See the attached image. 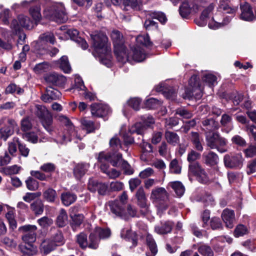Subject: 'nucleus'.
<instances>
[{"label":"nucleus","mask_w":256,"mask_h":256,"mask_svg":"<svg viewBox=\"0 0 256 256\" xmlns=\"http://www.w3.org/2000/svg\"><path fill=\"white\" fill-rule=\"evenodd\" d=\"M44 16L56 22L64 23L68 19L67 13L63 4L54 2L44 10Z\"/></svg>","instance_id":"1"},{"label":"nucleus","mask_w":256,"mask_h":256,"mask_svg":"<svg viewBox=\"0 0 256 256\" xmlns=\"http://www.w3.org/2000/svg\"><path fill=\"white\" fill-rule=\"evenodd\" d=\"M60 120L65 126L66 128L64 132L59 134L56 136V141L57 143L63 144L70 141L74 138H77L79 140L82 139L81 136L78 134V132L72 123L66 116H60Z\"/></svg>","instance_id":"2"},{"label":"nucleus","mask_w":256,"mask_h":256,"mask_svg":"<svg viewBox=\"0 0 256 256\" xmlns=\"http://www.w3.org/2000/svg\"><path fill=\"white\" fill-rule=\"evenodd\" d=\"M98 160L100 162H102L104 161H110V163L114 166H120L124 170V172L126 174H132L134 173V170L128 162L122 159V155L120 154H114L112 156L109 154H106L104 152L99 154Z\"/></svg>","instance_id":"3"},{"label":"nucleus","mask_w":256,"mask_h":256,"mask_svg":"<svg viewBox=\"0 0 256 256\" xmlns=\"http://www.w3.org/2000/svg\"><path fill=\"white\" fill-rule=\"evenodd\" d=\"M37 228L35 225H26L19 228V230L24 234L22 236V240L28 244V246L20 244V248L23 252L28 253V251L32 252L33 249L32 243L36 240V230Z\"/></svg>","instance_id":"4"},{"label":"nucleus","mask_w":256,"mask_h":256,"mask_svg":"<svg viewBox=\"0 0 256 256\" xmlns=\"http://www.w3.org/2000/svg\"><path fill=\"white\" fill-rule=\"evenodd\" d=\"M206 140L207 146L211 149H216L220 153L225 152L228 150L226 140L217 132L206 133Z\"/></svg>","instance_id":"5"},{"label":"nucleus","mask_w":256,"mask_h":256,"mask_svg":"<svg viewBox=\"0 0 256 256\" xmlns=\"http://www.w3.org/2000/svg\"><path fill=\"white\" fill-rule=\"evenodd\" d=\"M92 46L96 54H106L110 50L108 43V38L102 32H94L90 34Z\"/></svg>","instance_id":"6"},{"label":"nucleus","mask_w":256,"mask_h":256,"mask_svg":"<svg viewBox=\"0 0 256 256\" xmlns=\"http://www.w3.org/2000/svg\"><path fill=\"white\" fill-rule=\"evenodd\" d=\"M76 242L83 249L88 247L92 249H96L98 246V239L92 233L90 234L88 240L86 234L84 232L76 236Z\"/></svg>","instance_id":"7"},{"label":"nucleus","mask_w":256,"mask_h":256,"mask_svg":"<svg viewBox=\"0 0 256 256\" xmlns=\"http://www.w3.org/2000/svg\"><path fill=\"white\" fill-rule=\"evenodd\" d=\"M199 78L197 76L194 74L192 76L189 80L190 90H186V97L188 98H200L202 96V89L200 84Z\"/></svg>","instance_id":"8"},{"label":"nucleus","mask_w":256,"mask_h":256,"mask_svg":"<svg viewBox=\"0 0 256 256\" xmlns=\"http://www.w3.org/2000/svg\"><path fill=\"white\" fill-rule=\"evenodd\" d=\"M188 175L194 176L196 180L200 183L206 184L209 178L205 170L198 162L190 164Z\"/></svg>","instance_id":"9"},{"label":"nucleus","mask_w":256,"mask_h":256,"mask_svg":"<svg viewBox=\"0 0 256 256\" xmlns=\"http://www.w3.org/2000/svg\"><path fill=\"white\" fill-rule=\"evenodd\" d=\"M142 123L136 122L129 128L130 134L136 133L142 134L146 128L154 124V120L151 116H144L142 118Z\"/></svg>","instance_id":"10"},{"label":"nucleus","mask_w":256,"mask_h":256,"mask_svg":"<svg viewBox=\"0 0 256 256\" xmlns=\"http://www.w3.org/2000/svg\"><path fill=\"white\" fill-rule=\"evenodd\" d=\"M244 160L240 153L226 154L224 158L225 166L230 168H240L243 164Z\"/></svg>","instance_id":"11"},{"label":"nucleus","mask_w":256,"mask_h":256,"mask_svg":"<svg viewBox=\"0 0 256 256\" xmlns=\"http://www.w3.org/2000/svg\"><path fill=\"white\" fill-rule=\"evenodd\" d=\"M22 27L27 29L32 28L33 27V23L28 17L20 15L18 17V20H14L12 21L10 28L14 32L16 33Z\"/></svg>","instance_id":"12"},{"label":"nucleus","mask_w":256,"mask_h":256,"mask_svg":"<svg viewBox=\"0 0 256 256\" xmlns=\"http://www.w3.org/2000/svg\"><path fill=\"white\" fill-rule=\"evenodd\" d=\"M111 212L116 216L124 220H128V216L125 210V205L118 200L111 201L108 202Z\"/></svg>","instance_id":"13"},{"label":"nucleus","mask_w":256,"mask_h":256,"mask_svg":"<svg viewBox=\"0 0 256 256\" xmlns=\"http://www.w3.org/2000/svg\"><path fill=\"white\" fill-rule=\"evenodd\" d=\"M18 128V125L16 121L12 119L8 120V125L0 128V138L6 140L7 138L12 135L15 130Z\"/></svg>","instance_id":"14"},{"label":"nucleus","mask_w":256,"mask_h":256,"mask_svg":"<svg viewBox=\"0 0 256 256\" xmlns=\"http://www.w3.org/2000/svg\"><path fill=\"white\" fill-rule=\"evenodd\" d=\"M168 194L163 188H158L152 190L150 199L154 203L159 204L168 199Z\"/></svg>","instance_id":"15"},{"label":"nucleus","mask_w":256,"mask_h":256,"mask_svg":"<svg viewBox=\"0 0 256 256\" xmlns=\"http://www.w3.org/2000/svg\"><path fill=\"white\" fill-rule=\"evenodd\" d=\"M214 4L212 3L204 8L202 11L198 20H196V24L200 26H205L207 24L208 20L212 16L214 8Z\"/></svg>","instance_id":"16"},{"label":"nucleus","mask_w":256,"mask_h":256,"mask_svg":"<svg viewBox=\"0 0 256 256\" xmlns=\"http://www.w3.org/2000/svg\"><path fill=\"white\" fill-rule=\"evenodd\" d=\"M38 116L40 118L44 126L47 129L52 122V117L47 109L44 106L38 107L36 112Z\"/></svg>","instance_id":"17"},{"label":"nucleus","mask_w":256,"mask_h":256,"mask_svg":"<svg viewBox=\"0 0 256 256\" xmlns=\"http://www.w3.org/2000/svg\"><path fill=\"white\" fill-rule=\"evenodd\" d=\"M241 10L240 18L246 21H252L256 18V14L253 12L252 7L248 2L240 6Z\"/></svg>","instance_id":"18"},{"label":"nucleus","mask_w":256,"mask_h":256,"mask_svg":"<svg viewBox=\"0 0 256 256\" xmlns=\"http://www.w3.org/2000/svg\"><path fill=\"white\" fill-rule=\"evenodd\" d=\"M110 112L108 106L101 104H94L91 106V113L94 116L102 117Z\"/></svg>","instance_id":"19"},{"label":"nucleus","mask_w":256,"mask_h":256,"mask_svg":"<svg viewBox=\"0 0 256 256\" xmlns=\"http://www.w3.org/2000/svg\"><path fill=\"white\" fill-rule=\"evenodd\" d=\"M46 82L52 86H62L66 82L64 76L56 73L50 74L45 76Z\"/></svg>","instance_id":"20"},{"label":"nucleus","mask_w":256,"mask_h":256,"mask_svg":"<svg viewBox=\"0 0 256 256\" xmlns=\"http://www.w3.org/2000/svg\"><path fill=\"white\" fill-rule=\"evenodd\" d=\"M66 34L70 39L76 41L83 50H86L88 48V44L86 42L80 37L78 36L79 32L77 30L70 29L67 30Z\"/></svg>","instance_id":"21"},{"label":"nucleus","mask_w":256,"mask_h":256,"mask_svg":"<svg viewBox=\"0 0 256 256\" xmlns=\"http://www.w3.org/2000/svg\"><path fill=\"white\" fill-rule=\"evenodd\" d=\"M98 162L100 163V168L101 170L105 174H106L110 178H118L120 174V171L116 170L114 168H112L110 170H108V163L110 162V161H104L102 162H100L98 160Z\"/></svg>","instance_id":"22"},{"label":"nucleus","mask_w":256,"mask_h":256,"mask_svg":"<svg viewBox=\"0 0 256 256\" xmlns=\"http://www.w3.org/2000/svg\"><path fill=\"white\" fill-rule=\"evenodd\" d=\"M114 52L118 62L125 63L128 61L130 60V57L128 54L127 50L124 46L116 48L114 49Z\"/></svg>","instance_id":"23"},{"label":"nucleus","mask_w":256,"mask_h":256,"mask_svg":"<svg viewBox=\"0 0 256 256\" xmlns=\"http://www.w3.org/2000/svg\"><path fill=\"white\" fill-rule=\"evenodd\" d=\"M222 217L226 227L228 228L233 227V222L234 220V214L233 210L228 209L224 210Z\"/></svg>","instance_id":"24"},{"label":"nucleus","mask_w":256,"mask_h":256,"mask_svg":"<svg viewBox=\"0 0 256 256\" xmlns=\"http://www.w3.org/2000/svg\"><path fill=\"white\" fill-rule=\"evenodd\" d=\"M204 129L206 133H212L211 132L218 129L219 124L214 118H210L204 120L202 122Z\"/></svg>","instance_id":"25"},{"label":"nucleus","mask_w":256,"mask_h":256,"mask_svg":"<svg viewBox=\"0 0 256 256\" xmlns=\"http://www.w3.org/2000/svg\"><path fill=\"white\" fill-rule=\"evenodd\" d=\"M110 37L113 42L114 49L124 46L123 36L120 32L113 30L111 32Z\"/></svg>","instance_id":"26"},{"label":"nucleus","mask_w":256,"mask_h":256,"mask_svg":"<svg viewBox=\"0 0 256 256\" xmlns=\"http://www.w3.org/2000/svg\"><path fill=\"white\" fill-rule=\"evenodd\" d=\"M174 224L170 221L161 223L160 224L155 226V232L160 234H164L170 232L172 231Z\"/></svg>","instance_id":"27"},{"label":"nucleus","mask_w":256,"mask_h":256,"mask_svg":"<svg viewBox=\"0 0 256 256\" xmlns=\"http://www.w3.org/2000/svg\"><path fill=\"white\" fill-rule=\"evenodd\" d=\"M157 92H162L164 96L168 99L174 100L176 96V92L174 90H168L165 84L160 83L156 88Z\"/></svg>","instance_id":"28"},{"label":"nucleus","mask_w":256,"mask_h":256,"mask_svg":"<svg viewBox=\"0 0 256 256\" xmlns=\"http://www.w3.org/2000/svg\"><path fill=\"white\" fill-rule=\"evenodd\" d=\"M146 242L149 248V251L146 252V256H154L158 252V249L156 243L150 234L146 236Z\"/></svg>","instance_id":"29"},{"label":"nucleus","mask_w":256,"mask_h":256,"mask_svg":"<svg viewBox=\"0 0 256 256\" xmlns=\"http://www.w3.org/2000/svg\"><path fill=\"white\" fill-rule=\"evenodd\" d=\"M82 128L86 131V134L93 132L99 128V125L96 124L92 121L86 118H84L80 120Z\"/></svg>","instance_id":"30"},{"label":"nucleus","mask_w":256,"mask_h":256,"mask_svg":"<svg viewBox=\"0 0 256 256\" xmlns=\"http://www.w3.org/2000/svg\"><path fill=\"white\" fill-rule=\"evenodd\" d=\"M146 58V55L143 48L140 46H136L132 50V58L137 62H140L144 60Z\"/></svg>","instance_id":"31"},{"label":"nucleus","mask_w":256,"mask_h":256,"mask_svg":"<svg viewBox=\"0 0 256 256\" xmlns=\"http://www.w3.org/2000/svg\"><path fill=\"white\" fill-rule=\"evenodd\" d=\"M202 156L205 163L208 165L214 166L218 162L219 158L218 155L212 152H210L208 154L204 153Z\"/></svg>","instance_id":"32"},{"label":"nucleus","mask_w":256,"mask_h":256,"mask_svg":"<svg viewBox=\"0 0 256 256\" xmlns=\"http://www.w3.org/2000/svg\"><path fill=\"white\" fill-rule=\"evenodd\" d=\"M110 146L111 150L113 151L112 153L111 154L110 152H104L106 154H110L112 156L114 154L116 155V154H118L117 152L118 151L122 148L120 141L116 136H114L110 140Z\"/></svg>","instance_id":"33"},{"label":"nucleus","mask_w":256,"mask_h":256,"mask_svg":"<svg viewBox=\"0 0 256 256\" xmlns=\"http://www.w3.org/2000/svg\"><path fill=\"white\" fill-rule=\"evenodd\" d=\"M50 239L44 240L41 244L40 250L44 254H48L54 250L57 246Z\"/></svg>","instance_id":"34"},{"label":"nucleus","mask_w":256,"mask_h":256,"mask_svg":"<svg viewBox=\"0 0 256 256\" xmlns=\"http://www.w3.org/2000/svg\"><path fill=\"white\" fill-rule=\"evenodd\" d=\"M89 166H90L88 164H77L74 170V173L76 178H82L86 172Z\"/></svg>","instance_id":"35"},{"label":"nucleus","mask_w":256,"mask_h":256,"mask_svg":"<svg viewBox=\"0 0 256 256\" xmlns=\"http://www.w3.org/2000/svg\"><path fill=\"white\" fill-rule=\"evenodd\" d=\"M76 199V196L69 192H64L61 194V200L66 206H68L74 202Z\"/></svg>","instance_id":"36"},{"label":"nucleus","mask_w":256,"mask_h":256,"mask_svg":"<svg viewBox=\"0 0 256 256\" xmlns=\"http://www.w3.org/2000/svg\"><path fill=\"white\" fill-rule=\"evenodd\" d=\"M164 136L167 142L172 146H176L180 142L179 136L174 132L166 131Z\"/></svg>","instance_id":"37"},{"label":"nucleus","mask_w":256,"mask_h":256,"mask_svg":"<svg viewBox=\"0 0 256 256\" xmlns=\"http://www.w3.org/2000/svg\"><path fill=\"white\" fill-rule=\"evenodd\" d=\"M123 4L124 9L128 10L126 8L130 7L135 10H140L142 6V0H124Z\"/></svg>","instance_id":"38"},{"label":"nucleus","mask_w":256,"mask_h":256,"mask_svg":"<svg viewBox=\"0 0 256 256\" xmlns=\"http://www.w3.org/2000/svg\"><path fill=\"white\" fill-rule=\"evenodd\" d=\"M53 230H56V232L52 236L50 240L52 241L53 242H54L56 244L55 245L57 246L62 245L64 242L62 232L54 228H52L51 231Z\"/></svg>","instance_id":"39"},{"label":"nucleus","mask_w":256,"mask_h":256,"mask_svg":"<svg viewBox=\"0 0 256 256\" xmlns=\"http://www.w3.org/2000/svg\"><path fill=\"white\" fill-rule=\"evenodd\" d=\"M44 198L48 202H54L57 198V194L55 190L48 188L43 192Z\"/></svg>","instance_id":"40"},{"label":"nucleus","mask_w":256,"mask_h":256,"mask_svg":"<svg viewBox=\"0 0 256 256\" xmlns=\"http://www.w3.org/2000/svg\"><path fill=\"white\" fill-rule=\"evenodd\" d=\"M202 80L210 87L214 86L217 83L216 76L209 72H205L203 74Z\"/></svg>","instance_id":"41"},{"label":"nucleus","mask_w":256,"mask_h":256,"mask_svg":"<svg viewBox=\"0 0 256 256\" xmlns=\"http://www.w3.org/2000/svg\"><path fill=\"white\" fill-rule=\"evenodd\" d=\"M92 234L98 235L99 239H106L110 237L111 235V231L109 228H102L97 227Z\"/></svg>","instance_id":"42"},{"label":"nucleus","mask_w":256,"mask_h":256,"mask_svg":"<svg viewBox=\"0 0 256 256\" xmlns=\"http://www.w3.org/2000/svg\"><path fill=\"white\" fill-rule=\"evenodd\" d=\"M136 196L138 199V204L141 208H147L146 199L143 188H138L136 194Z\"/></svg>","instance_id":"43"},{"label":"nucleus","mask_w":256,"mask_h":256,"mask_svg":"<svg viewBox=\"0 0 256 256\" xmlns=\"http://www.w3.org/2000/svg\"><path fill=\"white\" fill-rule=\"evenodd\" d=\"M169 186L174 190L178 196H182L185 191V188L182 184L180 182H170Z\"/></svg>","instance_id":"44"},{"label":"nucleus","mask_w":256,"mask_h":256,"mask_svg":"<svg viewBox=\"0 0 256 256\" xmlns=\"http://www.w3.org/2000/svg\"><path fill=\"white\" fill-rule=\"evenodd\" d=\"M68 215L66 211L64 209H61L56 218V224L59 227H64L68 223Z\"/></svg>","instance_id":"45"},{"label":"nucleus","mask_w":256,"mask_h":256,"mask_svg":"<svg viewBox=\"0 0 256 256\" xmlns=\"http://www.w3.org/2000/svg\"><path fill=\"white\" fill-rule=\"evenodd\" d=\"M29 12L36 24H37V22L40 20L42 15L40 6L36 5V6L30 8Z\"/></svg>","instance_id":"46"},{"label":"nucleus","mask_w":256,"mask_h":256,"mask_svg":"<svg viewBox=\"0 0 256 256\" xmlns=\"http://www.w3.org/2000/svg\"><path fill=\"white\" fill-rule=\"evenodd\" d=\"M99 56V60L103 64L107 67L112 66L110 50L106 54H96Z\"/></svg>","instance_id":"47"},{"label":"nucleus","mask_w":256,"mask_h":256,"mask_svg":"<svg viewBox=\"0 0 256 256\" xmlns=\"http://www.w3.org/2000/svg\"><path fill=\"white\" fill-rule=\"evenodd\" d=\"M60 68L66 73H69L71 71V67L68 58L64 56L58 60Z\"/></svg>","instance_id":"48"},{"label":"nucleus","mask_w":256,"mask_h":256,"mask_svg":"<svg viewBox=\"0 0 256 256\" xmlns=\"http://www.w3.org/2000/svg\"><path fill=\"white\" fill-rule=\"evenodd\" d=\"M49 68V64L46 62H43L36 64L33 70L36 74H40L46 72Z\"/></svg>","instance_id":"49"},{"label":"nucleus","mask_w":256,"mask_h":256,"mask_svg":"<svg viewBox=\"0 0 256 256\" xmlns=\"http://www.w3.org/2000/svg\"><path fill=\"white\" fill-rule=\"evenodd\" d=\"M136 40L138 44L146 46H148L152 45L149 36L147 34L139 35L136 37Z\"/></svg>","instance_id":"50"},{"label":"nucleus","mask_w":256,"mask_h":256,"mask_svg":"<svg viewBox=\"0 0 256 256\" xmlns=\"http://www.w3.org/2000/svg\"><path fill=\"white\" fill-rule=\"evenodd\" d=\"M39 226L43 228H47L53 224V220L48 216H43L38 220Z\"/></svg>","instance_id":"51"},{"label":"nucleus","mask_w":256,"mask_h":256,"mask_svg":"<svg viewBox=\"0 0 256 256\" xmlns=\"http://www.w3.org/2000/svg\"><path fill=\"white\" fill-rule=\"evenodd\" d=\"M26 184L28 190L32 191L36 190L39 186L38 182L32 177H28L26 180Z\"/></svg>","instance_id":"52"},{"label":"nucleus","mask_w":256,"mask_h":256,"mask_svg":"<svg viewBox=\"0 0 256 256\" xmlns=\"http://www.w3.org/2000/svg\"><path fill=\"white\" fill-rule=\"evenodd\" d=\"M238 9L237 6H235L234 8L230 7L228 4H224V2H220V4L218 8V10L219 11H222L228 14H233Z\"/></svg>","instance_id":"53"},{"label":"nucleus","mask_w":256,"mask_h":256,"mask_svg":"<svg viewBox=\"0 0 256 256\" xmlns=\"http://www.w3.org/2000/svg\"><path fill=\"white\" fill-rule=\"evenodd\" d=\"M198 252L202 256H213L214 252L210 247L208 245L202 244L198 248Z\"/></svg>","instance_id":"54"},{"label":"nucleus","mask_w":256,"mask_h":256,"mask_svg":"<svg viewBox=\"0 0 256 256\" xmlns=\"http://www.w3.org/2000/svg\"><path fill=\"white\" fill-rule=\"evenodd\" d=\"M182 166L176 159L173 160L170 164V172L179 174L181 172Z\"/></svg>","instance_id":"55"},{"label":"nucleus","mask_w":256,"mask_h":256,"mask_svg":"<svg viewBox=\"0 0 256 256\" xmlns=\"http://www.w3.org/2000/svg\"><path fill=\"white\" fill-rule=\"evenodd\" d=\"M74 208L72 209L73 211ZM70 216L72 219V224L76 226H80L84 220V216L82 214H76L72 212L70 214Z\"/></svg>","instance_id":"56"},{"label":"nucleus","mask_w":256,"mask_h":256,"mask_svg":"<svg viewBox=\"0 0 256 256\" xmlns=\"http://www.w3.org/2000/svg\"><path fill=\"white\" fill-rule=\"evenodd\" d=\"M230 20V17H226L224 18L222 22H217L214 20H212L208 24V26L211 29L216 30L221 27L222 26L228 24Z\"/></svg>","instance_id":"57"},{"label":"nucleus","mask_w":256,"mask_h":256,"mask_svg":"<svg viewBox=\"0 0 256 256\" xmlns=\"http://www.w3.org/2000/svg\"><path fill=\"white\" fill-rule=\"evenodd\" d=\"M161 105V102L154 98H150L146 100V107L150 109H154Z\"/></svg>","instance_id":"58"},{"label":"nucleus","mask_w":256,"mask_h":256,"mask_svg":"<svg viewBox=\"0 0 256 256\" xmlns=\"http://www.w3.org/2000/svg\"><path fill=\"white\" fill-rule=\"evenodd\" d=\"M74 88L68 90V91H70L73 89L76 90L78 91L85 90L86 86L84 84V82L82 78L80 76H76L74 79Z\"/></svg>","instance_id":"59"},{"label":"nucleus","mask_w":256,"mask_h":256,"mask_svg":"<svg viewBox=\"0 0 256 256\" xmlns=\"http://www.w3.org/2000/svg\"><path fill=\"white\" fill-rule=\"evenodd\" d=\"M142 100L138 98H130L127 102V104L134 110H140V104Z\"/></svg>","instance_id":"60"},{"label":"nucleus","mask_w":256,"mask_h":256,"mask_svg":"<svg viewBox=\"0 0 256 256\" xmlns=\"http://www.w3.org/2000/svg\"><path fill=\"white\" fill-rule=\"evenodd\" d=\"M48 95L51 96L53 100L58 99L61 96L60 92L56 89H55L52 86H49L46 88Z\"/></svg>","instance_id":"61"},{"label":"nucleus","mask_w":256,"mask_h":256,"mask_svg":"<svg viewBox=\"0 0 256 256\" xmlns=\"http://www.w3.org/2000/svg\"><path fill=\"white\" fill-rule=\"evenodd\" d=\"M149 15L152 18L158 20L162 24H164L167 20L165 14L161 12H150Z\"/></svg>","instance_id":"62"},{"label":"nucleus","mask_w":256,"mask_h":256,"mask_svg":"<svg viewBox=\"0 0 256 256\" xmlns=\"http://www.w3.org/2000/svg\"><path fill=\"white\" fill-rule=\"evenodd\" d=\"M31 207L36 214H41L44 212V206L40 201H37L31 204Z\"/></svg>","instance_id":"63"},{"label":"nucleus","mask_w":256,"mask_h":256,"mask_svg":"<svg viewBox=\"0 0 256 256\" xmlns=\"http://www.w3.org/2000/svg\"><path fill=\"white\" fill-rule=\"evenodd\" d=\"M246 158H252L256 156V145L250 144L244 150Z\"/></svg>","instance_id":"64"}]
</instances>
